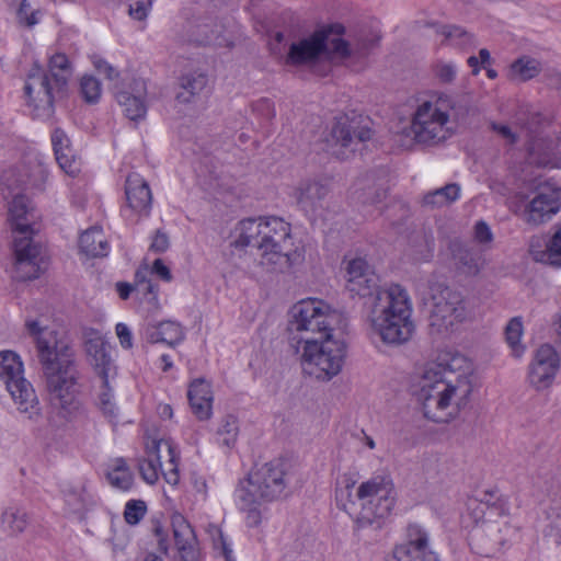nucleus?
<instances>
[{"mask_svg": "<svg viewBox=\"0 0 561 561\" xmlns=\"http://www.w3.org/2000/svg\"><path fill=\"white\" fill-rule=\"evenodd\" d=\"M346 288L359 297H374L378 291L379 276L374 267L360 255L346 254L343 260Z\"/></svg>", "mask_w": 561, "mask_h": 561, "instance_id": "18", "label": "nucleus"}, {"mask_svg": "<svg viewBox=\"0 0 561 561\" xmlns=\"http://www.w3.org/2000/svg\"><path fill=\"white\" fill-rule=\"evenodd\" d=\"M175 548L182 561H198V547L195 533L181 515L172 518Z\"/></svg>", "mask_w": 561, "mask_h": 561, "instance_id": "26", "label": "nucleus"}, {"mask_svg": "<svg viewBox=\"0 0 561 561\" xmlns=\"http://www.w3.org/2000/svg\"><path fill=\"white\" fill-rule=\"evenodd\" d=\"M111 485L127 491L133 485V476L124 459H116L111 471L107 473Z\"/></svg>", "mask_w": 561, "mask_h": 561, "instance_id": "41", "label": "nucleus"}, {"mask_svg": "<svg viewBox=\"0 0 561 561\" xmlns=\"http://www.w3.org/2000/svg\"><path fill=\"white\" fill-rule=\"evenodd\" d=\"M146 95V81L137 78L133 79L128 90L119 91L116 99L130 121H139L142 119L147 113Z\"/></svg>", "mask_w": 561, "mask_h": 561, "instance_id": "23", "label": "nucleus"}, {"mask_svg": "<svg viewBox=\"0 0 561 561\" xmlns=\"http://www.w3.org/2000/svg\"><path fill=\"white\" fill-rule=\"evenodd\" d=\"M330 188L325 183L316 180L301 181L295 190V198L305 211L314 213L322 207V202Z\"/></svg>", "mask_w": 561, "mask_h": 561, "instance_id": "29", "label": "nucleus"}, {"mask_svg": "<svg viewBox=\"0 0 561 561\" xmlns=\"http://www.w3.org/2000/svg\"><path fill=\"white\" fill-rule=\"evenodd\" d=\"M493 129L497 131L503 138L507 139L511 144L516 141V136L508 126L493 124Z\"/></svg>", "mask_w": 561, "mask_h": 561, "instance_id": "62", "label": "nucleus"}, {"mask_svg": "<svg viewBox=\"0 0 561 561\" xmlns=\"http://www.w3.org/2000/svg\"><path fill=\"white\" fill-rule=\"evenodd\" d=\"M147 505L141 500H130L125 505L124 519L128 525H137L145 517Z\"/></svg>", "mask_w": 561, "mask_h": 561, "instance_id": "46", "label": "nucleus"}, {"mask_svg": "<svg viewBox=\"0 0 561 561\" xmlns=\"http://www.w3.org/2000/svg\"><path fill=\"white\" fill-rule=\"evenodd\" d=\"M207 82V76L202 72L182 76L175 93V101L180 104L194 103L206 88Z\"/></svg>", "mask_w": 561, "mask_h": 561, "instance_id": "33", "label": "nucleus"}, {"mask_svg": "<svg viewBox=\"0 0 561 561\" xmlns=\"http://www.w3.org/2000/svg\"><path fill=\"white\" fill-rule=\"evenodd\" d=\"M190 486L197 501L205 502L208 496V485L206 479L197 472L190 474Z\"/></svg>", "mask_w": 561, "mask_h": 561, "instance_id": "51", "label": "nucleus"}, {"mask_svg": "<svg viewBox=\"0 0 561 561\" xmlns=\"http://www.w3.org/2000/svg\"><path fill=\"white\" fill-rule=\"evenodd\" d=\"M80 93L87 103H98L102 94L101 82L93 76H83L80 80Z\"/></svg>", "mask_w": 561, "mask_h": 561, "instance_id": "44", "label": "nucleus"}, {"mask_svg": "<svg viewBox=\"0 0 561 561\" xmlns=\"http://www.w3.org/2000/svg\"><path fill=\"white\" fill-rule=\"evenodd\" d=\"M238 435H239L238 419L232 414H228V415L224 416L219 423L218 428H217V433H216L217 443L225 447L231 448L234 446Z\"/></svg>", "mask_w": 561, "mask_h": 561, "instance_id": "40", "label": "nucleus"}, {"mask_svg": "<svg viewBox=\"0 0 561 561\" xmlns=\"http://www.w3.org/2000/svg\"><path fill=\"white\" fill-rule=\"evenodd\" d=\"M38 11H32V8L27 0H22L18 10V18L21 23H24L27 26H33L38 22Z\"/></svg>", "mask_w": 561, "mask_h": 561, "instance_id": "54", "label": "nucleus"}, {"mask_svg": "<svg viewBox=\"0 0 561 561\" xmlns=\"http://www.w3.org/2000/svg\"><path fill=\"white\" fill-rule=\"evenodd\" d=\"M421 240L424 242L425 250H422L420 253V259L427 260L432 256V252L434 249V241L433 239L427 238L425 234L420 237Z\"/></svg>", "mask_w": 561, "mask_h": 561, "instance_id": "63", "label": "nucleus"}, {"mask_svg": "<svg viewBox=\"0 0 561 561\" xmlns=\"http://www.w3.org/2000/svg\"><path fill=\"white\" fill-rule=\"evenodd\" d=\"M84 495L77 491H71L66 495V503L69 505L71 512H80L84 507Z\"/></svg>", "mask_w": 561, "mask_h": 561, "instance_id": "59", "label": "nucleus"}, {"mask_svg": "<svg viewBox=\"0 0 561 561\" xmlns=\"http://www.w3.org/2000/svg\"><path fill=\"white\" fill-rule=\"evenodd\" d=\"M379 42V37L375 34H364L356 38L353 51L359 56L366 55Z\"/></svg>", "mask_w": 561, "mask_h": 561, "instance_id": "52", "label": "nucleus"}, {"mask_svg": "<svg viewBox=\"0 0 561 561\" xmlns=\"http://www.w3.org/2000/svg\"><path fill=\"white\" fill-rule=\"evenodd\" d=\"M51 145L54 148V152L56 156V160L59 167H70L68 163V159H72L71 156L64 154L62 150L67 149L69 151L70 140L65 131L60 128H56L51 134Z\"/></svg>", "mask_w": 561, "mask_h": 561, "instance_id": "45", "label": "nucleus"}, {"mask_svg": "<svg viewBox=\"0 0 561 561\" xmlns=\"http://www.w3.org/2000/svg\"><path fill=\"white\" fill-rule=\"evenodd\" d=\"M523 335V322L519 317H515L508 321L505 327V339L515 356H520L524 347L520 345Z\"/></svg>", "mask_w": 561, "mask_h": 561, "instance_id": "43", "label": "nucleus"}, {"mask_svg": "<svg viewBox=\"0 0 561 561\" xmlns=\"http://www.w3.org/2000/svg\"><path fill=\"white\" fill-rule=\"evenodd\" d=\"M162 458H165V461H162V459L159 460L161 476L164 478L167 483L176 485L180 481V473L178 467V454L172 444L170 453L162 451Z\"/></svg>", "mask_w": 561, "mask_h": 561, "instance_id": "42", "label": "nucleus"}, {"mask_svg": "<svg viewBox=\"0 0 561 561\" xmlns=\"http://www.w3.org/2000/svg\"><path fill=\"white\" fill-rule=\"evenodd\" d=\"M471 367L460 354H443L422 369L419 398L425 417L436 423L454 420L472 393Z\"/></svg>", "mask_w": 561, "mask_h": 561, "instance_id": "2", "label": "nucleus"}, {"mask_svg": "<svg viewBox=\"0 0 561 561\" xmlns=\"http://www.w3.org/2000/svg\"><path fill=\"white\" fill-rule=\"evenodd\" d=\"M412 301L404 288L393 284L378 291L370 306L371 333L387 345L399 346L410 341L415 331Z\"/></svg>", "mask_w": 561, "mask_h": 561, "instance_id": "6", "label": "nucleus"}, {"mask_svg": "<svg viewBox=\"0 0 561 561\" xmlns=\"http://www.w3.org/2000/svg\"><path fill=\"white\" fill-rule=\"evenodd\" d=\"M116 290L118 293V296L123 300H126L129 298L131 291L134 290V287L129 283L118 282L116 284Z\"/></svg>", "mask_w": 561, "mask_h": 561, "instance_id": "64", "label": "nucleus"}, {"mask_svg": "<svg viewBox=\"0 0 561 561\" xmlns=\"http://www.w3.org/2000/svg\"><path fill=\"white\" fill-rule=\"evenodd\" d=\"M187 397L193 413L199 420H208L211 415L213 404V392L209 382L203 378L193 380Z\"/></svg>", "mask_w": 561, "mask_h": 561, "instance_id": "31", "label": "nucleus"}, {"mask_svg": "<svg viewBox=\"0 0 561 561\" xmlns=\"http://www.w3.org/2000/svg\"><path fill=\"white\" fill-rule=\"evenodd\" d=\"M150 274H154L165 282H170L172 279L170 268L163 263L161 259L153 261Z\"/></svg>", "mask_w": 561, "mask_h": 561, "instance_id": "60", "label": "nucleus"}, {"mask_svg": "<svg viewBox=\"0 0 561 561\" xmlns=\"http://www.w3.org/2000/svg\"><path fill=\"white\" fill-rule=\"evenodd\" d=\"M466 513L462 515V523L466 527H472V530L484 520L500 517L502 508L495 504L489 505L477 499H469L467 502Z\"/></svg>", "mask_w": 561, "mask_h": 561, "instance_id": "32", "label": "nucleus"}, {"mask_svg": "<svg viewBox=\"0 0 561 561\" xmlns=\"http://www.w3.org/2000/svg\"><path fill=\"white\" fill-rule=\"evenodd\" d=\"M62 153L64 154H67L68 156H71L72 159H68V163L67 164H70V167H60L67 174L69 175H75L76 173L79 172V161L77 160L76 158V154L73 153V150L71 147H69V151L67 149H64L62 150Z\"/></svg>", "mask_w": 561, "mask_h": 561, "instance_id": "61", "label": "nucleus"}, {"mask_svg": "<svg viewBox=\"0 0 561 561\" xmlns=\"http://www.w3.org/2000/svg\"><path fill=\"white\" fill-rule=\"evenodd\" d=\"M561 210V186L545 182L533 192L522 213L525 224L538 227L550 221Z\"/></svg>", "mask_w": 561, "mask_h": 561, "instance_id": "16", "label": "nucleus"}, {"mask_svg": "<svg viewBox=\"0 0 561 561\" xmlns=\"http://www.w3.org/2000/svg\"><path fill=\"white\" fill-rule=\"evenodd\" d=\"M288 468L286 461L273 460L239 482L234 500L240 511L245 513L247 526L257 527L263 518V504L284 494L289 480Z\"/></svg>", "mask_w": 561, "mask_h": 561, "instance_id": "7", "label": "nucleus"}, {"mask_svg": "<svg viewBox=\"0 0 561 561\" xmlns=\"http://www.w3.org/2000/svg\"><path fill=\"white\" fill-rule=\"evenodd\" d=\"M0 382L5 387L20 413L37 423L42 408L32 383L24 376V365L13 351H0Z\"/></svg>", "mask_w": 561, "mask_h": 561, "instance_id": "10", "label": "nucleus"}, {"mask_svg": "<svg viewBox=\"0 0 561 561\" xmlns=\"http://www.w3.org/2000/svg\"><path fill=\"white\" fill-rule=\"evenodd\" d=\"M171 450V443L165 439H147L146 457L139 459L138 470L148 484H154L160 477L159 460L162 459V451Z\"/></svg>", "mask_w": 561, "mask_h": 561, "instance_id": "25", "label": "nucleus"}, {"mask_svg": "<svg viewBox=\"0 0 561 561\" xmlns=\"http://www.w3.org/2000/svg\"><path fill=\"white\" fill-rule=\"evenodd\" d=\"M430 327L436 333H447L465 320L466 308L460 293L442 284H434L430 287Z\"/></svg>", "mask_w": 561, "mask_h": 561, "instance_id": "14", "label": "nucleus"}, {"mask_svg": "<svg viewBox=\"0 0 561 561\" xmlns=\"http://www.w3.org/2000/svg\"><path fill=\"white\" fill-rule=\"evenodd\" d=\"M79 247L88 256H106L110 250L103 230L100 227H92L85 230L79 240Z\"/></svg>", "mask_w": 561, "mask_h": 561, "instance_id": "37", "label": "nucleus"}, {"mask_svg": "<svg viewBox=\"0 0 561 561\" xmlns=\"http://www.w3.org/2000/svg\"><path fill=\"white\" fill-rule=\"evenodd\" d=\"M148 274H150V270L148 267L139 268L136 272V288L144 295L150 294L156 297L157 286L150 279H147Z\"/></svg>", "mask_w": 561, "mask_h": 561, "instance_id": "50", "label": "nucleus"}, {"mask_svg": "<svg viewBox=\"0 0 561 561\" xmlns=\"http://www.w3.org/2000/svg\"><path fill=\"white\" fill-rule=\"evenodd\" d=\"M559 355L556 350L549 345H541L535 353L534 359L529 365L528 380L536 390L549 388L559 369Z\"/></svg>", "mask_w": 561, "mask_h": 561, "instance_id": "20", "label": "nucleus"}, {"mask_svg": "<svg viewBox=\"0 0 561 561\" xmlns=\"http://www.w3.org/2000/svg\"><path fill=\"white\" fill-rule=\"evenodd\" d=\"M387 561H438L430 547L428 533L416 524L407 528V542L394 547Z\"/></svg>", "mask_w": 561, "mask_h": 561, "instance_id": "19", "label": "nucleus"}, {"mask_svg": "<svg viewBox=\"0 0 561 561\" xmlns=\"http://www.w3.org/2000/svg\"><path fill=\"white\" fill-rule=\"evenodd\" d=\"M355 481L344 477L336 486L335 499L339 507L355 517L358 528H380L390 515L396 491L392 482L382 477H374L363 482L353 493Z\"/></svg>", "mask_w": 561, "mask_h": 561, "instance_id": "5", "label": "nucleus"}, {"mask_svg": "<svg viewBox=\"0 0 561 561\" xmlns=\"http://www.w3.org/2000/svg\"><path fill=\"white\" fill-rule=\"evenodd\" d=\"M152 7L151 0H130L128 4V14L137 21L147 19Z\"/></svg>", "mask_w": 561, "mask_h": 561, "instance_id": "49", "label": "nucleus"}, {"mask_svg": "<svg viewBox=\"0 0 561 561\" xmlns=\"http://www.w3.org/2000/svg\"><path fill=\"white\" fill-rule=\"evenodd\" d=\"M528 252L537 263L561 267V226L547 241L540 237H533Z\"/></svg>", "mask_w": 561, "mask_h": 561, "instance_id": "24", "label": "nucleus"}, {"mask_svg": "<svg viewBox=\"0 0 561 561\" xmlns=\"http://www.w3.org/2000/svg\"><path fill=\"white\" fill-rule=\"evenodd\" d=\"M304 346L300 356L305 374L321 380H329L337 375L345 356V343L340 336L327 339L302 337Z\"/></svg>", "mask_w": 561, "mask_h": 561, "instance_id": "11", "label": "nucleus"}, {"mask_svg": "<svg viewBox=\"0 0 561 561\" xmlns=\"http://www.w3.org/2000/svg\"><path fill=\"white\" fill-rule=\"evenodd\" d=\"M516 533L517 529L510 525L502 512L500 517L484 520L481 526L472 530L471 543L478 553L492 557L511 541Z\"/></svg>", "mask_w": 561, "mask_h": 561, "instance_id": "17", "label": "nucleus"}, {"mask_svg": "<svg viewBox=\"0 0 561 561\" xmlns=\"http://www.w3.org/2000/svg\"><path fill=\"white\" fill-rule=\"evenodd\" d=\"M84 347L90 365L102 378V383L106 386L107 379L114 370L107 344L100 335L94 334L87 339Z\"/></svg>", "mask_w": 561, "mask_h": 561, "instance_id": "28", "label": "nucleus"}, {"mask_svg": "<svg viewBox=\"0 0 561 561\" xmlns=\"http://www.w3.org/2000/svg\"><path fill=\"white\" fill-rule=\"evenodd\" d=\"M72 70L65 54H55L49 59V73H43L36 67L32 70L25 83L24 91L28 100L35 101L36 108L50 112L55 93L66 88Z\"/></svg>", "mask_w": 561, "mask_h": 561, "instance_id": "12", "label": "nucleus"}, {"mask_svg": "<svg viewBox=\"0 0 561 561\" xmlns=\"http://www.w3.org/2000/svg\"><path fill=\"white\" fill-rule=\"evenodd\" d=\"M457 66L451 61L438 60L433 66L435 78L440 83H451L457 77Z\"/></svg>", "mask_w": 561, "mask_h": 561, "instance_id": "47", "label": "nucleus"}, {"mask_svg": "<svg viewBox=\"0 0 561 561\" xmlns=\"http://www.w3.org/2000/svg\"><path fill=\"white\" fill-rule=\"evenodd\" d=\"M548 519V535L558 538V543L561 546V507L551 508Z\"/></svg>", "mask_w": 561, "mask_h": 561, "instance_id": "53", "label": "nucleus"}, {"mask_svg": "<svg viewBox=\"0 0 561 561\" xmlns=\"http://www.w3.org/2000/svg\"><path fill=\"white\" fill-rule=\"evenodd\" d=\"M147 340L150 343H165L175 346L184 339V331L180 323L174 321H162L150 325L146 331Z\"/></svg>", "mask_w": 561, "mask_h": 561, "instance_id": "35", "label": "nucleus"}, {"mask_svg": "<svg viewBox=\"0 0 561 561\" xmlns=\"http://www.w3.org/2000/svg\"><path fill=\"white\" fill-rule=\"evenodd\" d=\"M542 69L540 59L523 55L508 66L506 77L512 82H526L539 76Z\"/></svg>", "mask_w": 561, "mask_h": 561, "instance_id": "34", "label": "nucleus"}, {"mask_svg": "<svg viewBox=\"0 0 561 561\" xmlns=\"http://www.w3.org/2000/svg\"><path fill=\"white\" fill-rule=\"evenodd\" d=\"M371 138V129L355 117L341 116L334 122L327 138L328 150L340 159H347Z\"/></svg>", "mask_w": 561, "mask_h": 561, "instance_id": "15", "label": "nucleus"}, {"mask_svg": "<svg viewBox=\"0 0 561 561\" xmlns=\"http://www.w3.org/2000/svg\"><path fill=\"white\" fill-rule=\"evenodd\" d=\"M10 220L14 233L13 252L16 277L22 280L37 278L47 263L43 248L33 241V209L26 196L14 195L9 207Z\"/></svg>", "mask_w": 561, "mask_h": 561, "instance_id": "8", "label": "nucleus"}, {"mask_svg": "<svg viewBox=\"0 0 561 561\" xmlns=\"http://www.w3.org/2000/svg\"><path fill=\"white\" fill-rule=\"evenodd\" d=\"M2 527L10 535L23 533L27 526L26 513L18 506H9L2 513Z\"/></svg>", "mask_w": 561, "mask_h": 561, "instance_id": "39", "label": "nucleus"}, {"mask_svg": "<svg viewBox=\"0 0 561 561\" xmlns=\"http://www.w3.org/2000/svg\"><path fill=\"white\" fill-rule=\"evenodd\" d=\"M459 194L460 186L456 183H450L425 194L423 203L434 207H442L457 201L459 198Z\"/></svg>", "mask_w": 561, "mask_h": 561, "instance_id": "38", "label": "nucleus"}, {"mask_svg": "<svg viewBox=\"0 0 561 561\" xmlns=\"http://www.w3.org/2000/svg\"><path fill=\"white\" fill-rule=\"evenodd\" d=\"M233 245L236 248L252 247L259 252L260 260L241 264L251 273L259 268L274 272L288 263L287 249L290 245V226L282 218H248L241 220L234 229Z\"/></svg>", "mask_w": 561, "mask_h": 561, "instance_id": "4", "label": "nucleus"}, {"mask_svg": "<svg viewBox=\"0 0 561 561\" xmlns=\"http://www.w3.org/2000/svg\"><path fill=\"white\" fill-rule=\"evenodd\" d=\"M126 201L134 211L148 215L152 204V194L148 183L138 173H130L125 183Z\"/></svg>", "mask_w": 561, "mask_h": 561, "instance_id": "27", "label": "nucleus"}, {"mask_svg": "<svg viewBox=\"0 0 561 561\" xmlns=\"http://www.w3.org/2000/svg\"><path fill=\"white\" fill-rule=\"evenodd\" d=\"M103 388L104 389L99 397L100 408L105 416L114 419L117 415V409L113 401V393L108 388V383L106 386L103 383Z\"/></svg>", "mask_w": 561, "mask_h": 561, "instance_id": "48", "label": "nucleus"}, {"mask_svg": "<svg viewBox=\"0 0 561 561\" xmlns=\"http://www.w3.org/2000/svg\"><path fill=\"white\" fill-rule=\"evenodd\" d=\"M449 249L454 265L460 273L467 276L479 275L486 265V260L482 252L472 245L454 240L450 242Z\"/></svg>", "mask_w": 561, "mask_h": 561, "instance_id": "22", "label": "nucleus"}, {"mask_svg": "<svg viewBox=\"0 0 561 561\" xmlns=\"http://www.w3.org/2000/svg\"><path fill=\"white\" fill-rule=\"evenodd\" d=\"M472 108L463 95L434 93L421 100L411 119L413 140L434 147L450 139L467 119Z\"/></svg>", "mask_w": 561, "mask_h": 561, "instance_id": "3", "label": "nucleus"}, {"mask_svg": "<svg viewBox=\"0 0 561 561\" xmlns=\"http://www.w3.org/2000/svg\"><path fill=\"white\" fill-rule=\"evenodd\" d=\"M24 327L35 343L50 404L58 416L70 422L82 414L80 374L75 351L68 341L58 339L54 330L42 325L36 319H26Z\"/></svg>", "mask_w": 561, "mask_h": 561, "instance_id": "1", "label": "nucleus"}, {"mask_svg": "<svg viewBox=\"0 0 561 561\" xmlns=\"http://www.w3.org/2000/svg\"><path fill=\"white\" fill-rule=\"evenodd\" d=\"M388 194L386 176L366 175L357 180L352 188V198L363 206L382 204Z\"/></svg>", "mask_w": 561, "mask_h": 561, "instance_id": "21", "label": "nucleus"}, {"mask_svg": "<svg viewBox=\"0 0 561 561\" xmlns=\"http://www.w3.org/2000/svg\"><path fill=\"white\" fill-rule=\"evenodd\" d=\"M188 32L194 42L203 45H218L226 44V38L222 37V26L210 16H198L188 23Z\"/></svg>", "mask_w": 561, "mask_h": 561, "instance_id": "30", "label": "nucleus"}, {"mask_svg": "<svg viewBox=\"0 0 561 561\" xmlns=\"http://www.w3.org/2000/svg\"><path fill=\"white\" fill-rule=\"evenodd\" d=\"M291 331L318 334V340L337 336L336 331L344 327L343 316L329 305L318 299H308L297 302L291 308Z\"/></svg>", "mask_w": 561, "mask_h": 561, "instance_id": "13", "label": "nucleus"}, {"mask_svg": "<svg viewBox=\"0 0 561 561\" xmlns=\"http://www.w3.org/2000/svg\"><path fill=\"white\" fill-rule=\"evenodd\" d=\"M342 30L341 25L323 27L291 43L285 57V65L312 66L323 59L332 58V56L342 58L350 56L352 50L348 44L339 36Z\"/></svg>", "mask_w": 561, "mask_h": 561, "instance_id": "9", "label": "nucleus"}, {"mask_svg": "<svg viewBox=\"0 0 561 561\" xmlns=\"http://www.w3.org/2000/svg\"><path fill=\"white\" fill-rule=\"evenodd\" d=\"M93 65L100 73H103L110 80H113L118 76L116 69L112 67L106 60L100 57L93 58Z\"/></svg>", "mask_w": 561, "mask_h": 561, "instance_id": "58", "label": "nucleus"}, {"mask_svg": "<svg viewBox=\"0 0 561 561\" xmlns=\"http://www.w3.org/2000/svg\"><path fill=\"white\" fill-rule=\"evenodd\" d=\"M437 36H440V43L458 48H468L476 45V37L472 33L458 25L451 24H432Z\"/></svg>", "mask_w": 561, "mask_h": 561, "instance_id": "36", "label": "nucleus"}, {"mask_svg": "<svg viewBox=\"0 0 561 561\" xmlns=\"http://www.w3.org/2000/svg\"><path fill=\"white\" fill-rule=\"evenodd\" d=\"M116 335L122 347L129 350L133 347V334L125 323H117L115 328Z\"/></svg>", "mask_w": 561, "mask_h": 561, "instance_id": "56", "label": "nucleus"}, {"mask_svg": "<svg viewBox=\"0 0 561 561\" xmlns=\"http://www.w3.org/2000/svg\"><path fill=\"white\" fill-rule=\"evenodd\" d=\"M169 245H170V242H169V237L167 236V233H164L161 230H157V232L152 239L150 250L153 252H157V253H163L164 251L168 250Z\"/></svg>", "mask_w": 561, "mask_h": 561, "instance_id": "57", "label": "nucleus"}, {"mask_svg": "<svg viewBox=\"0 0 561 561\" xmlns=\"http://www.w3.org/2000/svg\"><path fill=\"white\" fill-rule=\"evenodd\" d=\"M474 239L480 244H489L493 240V233L484 221H478L474 226Z\"/></svg>", "mask_w": 561, "mask_h": 561, "instance_id": "55", "label": "nucleus"}]
</instances>
